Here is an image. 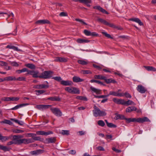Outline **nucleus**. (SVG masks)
Listing matches in <instances>:
<instances>
[{"label": "nucleus", "instance_id": "obj_64", "mask_svg": "<svg viewBox=\"0 0 156 156\" xmlns=\"http://www.w3.org/2000/svg\"><path fill=\"white\" fill-rule=\"evenodd\" d=\"M97 149L100 151H104L105 149L104 148L101 146H99L96 147Z\"/></svg>", "mask_w": 156, "mask_h": 156}, {"label": "nucleus", "instance_id": "obj_24", "mask_svg": "<svg viewBox=\"0 0 156 156\" xmlns=\"http://www.w3.org/2000/svg\"><path fill=\"white\" fill-rule=\"evenodd\" d=\"M43 150L39 149L32 151L31 152V153L32 155H38L43 153Z\"/></svg>", "mask_w": 156, "mask_h": 156}, {"label": "nucleus", "instance_id": "obj_27", "mask_svg": "<svg viewBox=\"0 0 156 156\" xmlns=\"http://www.w3.org/2000/svg\"><path fill=\"white\" fill-rule=\"evenodd\" d=\"M16 78L15 77L9 76L4 78V79H2V80L4 81L16 80Z\"/></svg>", "mask_w": 156, "mask_h": 156}, {"label": "nucleus", "instance_id": "obj_57", "mask_svg": "<svg viewBox=\"0 0 156 156\" xmlns=\"http://www.w3.org/2000/svg\"><path fill=\"white\" fill-rule=\"evenodd\" d=\"M13 132L15 133H20L24 132V131L19 129H16L14 130Z\"/></svg>", "mask_w": 156, "mask_h": 156}, {"label": "nucleus", "instance_id": "obj_62", "mask_svg": "<svg viewBox=\"0 0 156 156\" xmlns=\"http://www.w3.org/2000/svg\"><path fill=\"white\" fill-rule=\"evenodd\" d=\"M11 65L13 66H19V64L15 62H12L11 63Z\"/></svg>", "mask_w": 156, "mask_h": 156}, {"label": "nucleus", "instance_id": "obj_31", "mask_svg": "<svg viewBox=\"0 0 156 156\" xmlns=\"http://www.w3.org/2000/svg\"><path fill=\"white\" fill-rule=\"evenodd\" d=\"M11 149L10 148L6 146H4L0 145V149L3 150L5 151H9Z\"/></svg>", "mask_w": 156, "mask_h": 156}, {"label": "nucleus", "instance_id": "obj_16", "mask_svg": "<svg viewBox=\"0 0 156 156\" xmlns=\"http://www.w3.org/2000/svg\"><path fill=\"white\" fill-rule=\"evenodd\" d=\"M61 84L64 86H69L73 84V82L69 80H63L61 81Z\"/></svg>", "mask_w": 156, "mask_h": 156}, {"label": "nucleus", "instance_id": "obj_63", "mask_svg": "<svg viewBox=\"0 0 156 156\" xmlns=\"http://www.w3.org/2000/svg\"><path fill=\"white\" fill-rule=\"evenodd\" d=\"M20 99L19 97H11V101H17Z\"/></svg>", "mask_w": 156, "mask_h": 156}, {"label": "nucleus", "instance_id": "obj_55", "mask_svg": "<svg viewBox=\"0 0 156 156\" xmlns=\"http://www.w3.org/2000/svg\"><path fill=\"white\" fill-rule=\"evenodd\" d=\"M62 133L63 135H68L69 134V131L67 130H62Z\"/></svg>", "mask_w": 156, "mask_h": 156}, {"label": "nucleus", "instance_id": "obj_10", "mask_svg": "<svg viewBox=\"0 0 156 156\" xmlns=\"http://www.w3.org/2000/svg\"><path fill=\"white\" fill-rule=\"evenodd\" d=\"M53 133L51 131H48V132H45L43 131H39L36 132V134L38 135H42L47 136L50 134H52Z\"/></svg>", "mask_w": 156, "mask_h": 156}, {"label": "nucleus", "instance_id": "obj_46", "mask_svg": "<svg viewBox=\"0 0 156 156\" xmlns=\"http://www.w3.org/2000/svg\"><path fill=\"white\" fill-rule=\"evenodd\" d=\"M27 71V69L26 68H24L21 70H18L16 71V72L19 74L21 73L26 72Z\"/></svg>", "mask_w": 156, "mask_h": 156}, {"label": "nucleus", "instance_id": "obj_41", "mask_svg": "<svg viewBox=\"0 0 156 156\" xmlns=\"http://www.w3.org/2000/svg\"><path fill=\"white\" fill-rule=\"evenodd\" d=\"M98 124L99 126L101 127H103L105 125L104 122L102 120H99L98 122Z\"/></svg>", "mask_w": 156, "mask_h": 156}, {"label": "nucleus", "instance_id": "obj_5", "mask_svg": "<svg viewBox=\"0 0 156 156\" xmlns=\"http://www.w3.org/2000/svg\"><path fill=\"white\" fill-rule=\"evenodd\" d=\"M50 110L52 112L57 116L61 117L62 113L60 109L57 108H51Z\"/></svg>", "mask_w": 156, "mask_h": 156}, {"label": "nucleus", "instance_id": "obj_37", "mask_svg": "<svg viewBox=\"0 0 156 156\" xmlns=\"http://www.w3.org/2000/svg\"><path fill=\"white\" fill-rule=\"evenodd\" d=\"M25 66L30 69H34L35 68V66L32 64L28 63L25 65Z\"/></svg>", "mask_w": 156, "mask_h": 156}, {"label": "nucleus", "instance_id": "obj_12", "mask_svg": "<svg viewBox=\"0 0 156 156\" xmlns=\"http://www.w3.org/2000/svg\"><path fill=\"white\" fill-rule=\"evenodd\" d=\"M51 106L50 105H38L36 106V108L40 110L46 109Z\"/></svg>", "mask_w": 156, "mask_h": 156}, {"label": "nucleus", "instance_id": "obj_6", "mask_svg": "<svg viewBox=\"0 0 156 156\" xmlns=\"http://www.w3.org/2000/svg\"><path fill=\"white\" fill-rule=\"evenodd\" d=\"M97 20L99 22L103 23L106 25L108 26L111 27H115V26L113 24L110 23L103 19L98 18V19Z\"/></svg>", "mask_w": 156, "mask_h": 156}, {"label": "nucleus", "instance_id": "obj_17", "mask_svg": "<svg viewBox=\"0 0 156 156\" xmlns=\"http://www.w3.org/2000/svg\"><path fill=\"white\" fill-rule=\"evenodd\" d=\"M129 21H132L135 22L139 24L140 26H142L143 25V23L142 22L141 20L138 18H134L129 19Z\"/></svg>", "mask_w": 156, "mask_h": 156}, {"label": "nucleus", "instance_id": "obj_15", "mask_svg": "<svg viewBox=\"0 0 156 156\" xmlns=\"http://www.w3.org/2000/svg\"><path fill=\"white\" fill-rule=\"evenodd\" d=\"M113 101L117 104L124 105V99H119L114 98L112 99Z\"/></svg>", "mask_w": 156, "mask_h": 156}, {"label": "nucleus", "instance_id": "obj_54", "mask_svg": "<svg viewBox=\"0 0 156 156\" xmlns=\"http://www.w3.org/2000/svg\"><path fill=\"white\" fill-rule=\"evenodd\" d=\"M124 96H125L126 98H131V95L127 92H126L123 93Z\"/></svg>", "mask_w": 156, "mask_h": 156}, {"label": "nucleus", "instance_id": "obj_33", "mask_svg": "<svg viewBox=\"0 0 156 156\" xmlns=\"http://www.w3.org/2000/svg\"><path fill=\"white\" fill-rule=\"evenodd\" d=\"M11 136H3L0 134V140L2 141H6L10 138H11Z\"/></svg>", "mask_w": 156, "mask_h": 156}, {"label": "nucleus", "instance_id": "obj_45", "mask_svg": "<svg viewBox=\"0 0 156 156\" xmlns=\"http://www.w3.org/2000/svg\"><path fill=\"white\" fill-rule=\"evenodd\" d=\"M94 97L95 98H104L106 97H108L109 96V95H102L101 96H97L96 95H94Z\"/></svg>", "mask_w": 156, "mask_h": 156}, {"label": "nucleus", "instance_id": "obj_32", "mask_svg": "<svg viewBox=\"0 0 156 156\" xmlns=\"http://www.w3.org/2000/svg\"><path fill=\"white\" fill-rule=\"evenodd\" d=\"M46 83L47 84L45 85L44 84H42L39 85V89H41L43 88H47L49 87L48 83V82L46 81Z\"/></svg>", "mask_w": 156, "mask_h": 156}, {"label": "nucleus", "instance_id": "obj_7", "mask_svg": "<svg viewBox=\"0 0 156 156\" xmlns=\"http://www.w3.org/2000/svg\"><path fill=\"white\" fill-rule=\"evenodd\" d=\"M20 144H28L34 142V140L32 138H30L26 139H20Z\"/></svg>", "mask_w": 156, "mask_h": 156}, {"label": "nucleus", "instance_id": "obj_42", "mask_svg": "<svg viewBox=\"0 0 156 156\" xmlns=\"http://www.w3.org/2000/svg\"><path fill=\"white\" fill-rule=\"evenodd\" d=\"M101 33L104 35L106 37L110 38L111 39H113V38L109 34H107L106 32H102Z\"/></svg>", "mask_w": 156, "mask_h": 156}, {"label": "nucleus", "instance_id": "obj_8", "mask_svg": "<svg viewBox=\"0 0 156 156\" xmlns=\"http://www.w3.org/2000/svg\"><path fill=\"white\" fill-rule=\"evenodd\" d=\"M137 90L141 94L144 93L147 90L142 85H138L136 87Z\"/></svg>", "mask_w": 156, "mask_h": 156}, {"label": "nucleus", "instance_id": "obj_18", "mask_svg": "<svg viewBox=\"0 0 156 156\" xmlns=\"http://www.w3.org/2000/svg\"><path fill=\"white\" fill-rule=\"evenodd\" d=\"M56 62H67V59L61 57H56L54 60Z\"/></svg>", "mask_w": 156, "mask_h": 156}, {"label": "nucleus", "instance_id": "obj_43", "mask_svg": "<svg viewBox=\"0 0 156 156\" xmlns=\"http://www.w3.org/2000/svg\"><path fill=\"white\" fill-rule=\"evenodd\" d=\"M38 73L39 72L37 71H34L33 74L32 75L33 77L34 78H39V76H38Z\"/></svg>", "mask_w": 156, "mask_h": 156}, {"label": "nucleus", "instance_id": "obj_51", "mask_svg": "<svg viewBox=\"0 0 156 156\" xmlns=\"http://www.w3.org/2000/svg\"><path fill=\"white\" fill-rule=\"evenodd\" d=\"M107 126L108 127L110 128H116L117 127V126L115 125L112 123H109Z\"/></svg>", "mask_w": 156, "mask_h": 156}, {"label": "nucleus", "instance_id": "obj_20", "mask_svg": "<svg viewBox=\"0 0 156 156\" xmlns=\"http://www.w3.org/2000/svg\"><path fill=\"white\" fill-rule=\"evenodd\" d=\"M36 23L37 24H49L50 22L47 20H38L36 22Z\"/></svg>", "mask_w": 156, "mask_h": 156}, {"label": "nucleus", "instance_id": "obj_29", "mask_svg": "<svg viewBox=\"0 0 156 156\" xmlns=\"http://www.w3.org/2000/svg\"><path fill=\"white\" fill-rule=\"evenodd\" d=\"M124 105H126V106L132 105H135L136 104L133 101L129 100H128L127 101H124Z\"/></svg>", "mask_w": 156, "mask_h": 156}, {"label": "nucleus", "instance_id": "obj_52", "mask_svg": "<svg viewBox=\"0 0 156 156\" xmlns=\"http://www.w3.org/2000/svg\"><path fill=\"white\" fill-rule=\"evenodd\" d=\"M83 33L87 36H90L91 34V32L87 30H84Z\"/></svg>", "mask_w": 156, "mask_h": 156}, {"label": "nucleus", "instance_id": "obj_4", "mask_svg": "<svg viewBox=\"0 0 156 156\" xmlns=\"http://www.w3.org/2000/svg\"><path fill=\"white\" fill-rule=\"evenodd\" d=\"M53 72L51 71H45L42 73L39 78L44 79H49L51 77Z\"/></svg>", "mask_w": 156, "mask_h": 156}, {"label": "nucleus", "instance_id": "obj_1", "mask_svg": "<svg viewBox=\"0 0 156 156\" xmlns=\"http://www.w3.org/2000/svg\"><path fill=\"white\" fill-rule=\"evenodd\" d=\"M125 120L126 122L127 123L134 122L143 123L146 122H150L148 118L146 117H144L142 118H139L137 119L136 118H126Z\"/></svg>", "mask_w": 156, "mask_h": 156}, {"label": "nucleus", "instance_id": "obj_22", "mask_svg": "<svg viewBox=\"0 0 156 156\" xmlns=\"http://www.w3.org/2000/svg\"><path fill=\"white\" fill-rule=\"evenodd\" d=\"M73 82L75 83L82 82L84 81V80L80 78L79 77L77 76H74L73 78Z\"/></svg>", "mask_w": 156, "mask_h": 156}, {"label": "nucleus", "instance_id": "obj_2", "mask_svg": "<svg viewBox=\"0 0 156 156\" xmlns=\"http://www.w3.org/2000/svg\"><path fill=\"white\" fill-rule=\"evenodd\" d=\"M11 138H12V140L9 141L7 143L8 146L11 145L12 144L20 145V139L22 138L23 136L19 135H15L11 136Z\"/></svg>", "mask_w": 156, "mask_h": 156}, {"label": "nucleus", "instance_id": "obj_39", "mask_svg": "<svg viewBox=\"0 0 156 156\" xmlns=\"http://www.w3.org/2000/svg\"><path fill=\"white\" fill-rule=\"evenodd\" d=\"M105 77L101 75H95L94 76V78L95 79H98L104 80Z\"/></svg>", "mask_w": 156, "mask_h": 156}, {"label": "nucleus", "instance_id": "obj_19", "mask_svg": "<svg viewBox=\"0 0 156 156\" xmlns=\"http://www.w3.org/2000/svg\"><path fill=\"white\" fill-rule=\"evenodd\" d=\"M104 80L107 84L111 83H117V82L115 80L112 78L107 79L105 77V78L104 79Z\"/></svg>", "mask_w": 156, "mask_h": 156}, {"label": "nucleus", "instance_id": "obj_3", "mask_svg": "<svg viewBox=\"0 0 156 156\" xmlns=\"http://www.w3.org/2000/svg\"><path fill=\"white\" fill-rule=\"evenodd\" d=\"M94 109L93 110V115L95 117H101L106 116V113L104 111H101L96 105H94Z\"/></svg>", "mask_w": 156, "mask_h": 156}, {"label": "nucleus", "instance_id": "obj_14", "mask_svg": "<svg viewBox=\"0 0 156 156\" xmlns=\"http://www.w3.org/2000/svg\"><path fill=\"white\" fill-rule=\"evenodd\" d=\"M110 95H112L115 96L122 97L124 96L123 93H119L114 91H111L109 92V94H108Z\"/></svg>", "mask_w": 156, "mask_h": 156}, {"label": "nucleus", "instance_id": "obj_49", "mask_svg": "<svg viewBox=\"0 0 156 156\" xmlns=\"http://www.w3.org/2000/svg\"><path fill=\"white\" fill-rule=\"evenodd\" d=\"M33 139L34 140V141H36V140H38V141H41V138L40 137V136H34L33 138Z\"/></svg>", "mask_w": 156, "mask_h": 156}, {"label": "nucleus", "instance_id": "obj_48", "mask_svg": "<svg viewBox=\"0 0 156 156\" xmlns=\"http://www.w3.org/2000/svg\"><path fill=\"white\" fill-rule=\"evenodd\" d=\"M16 80L19 81H26V78L23 77H19L16 78Z\"/></svg>", "mask_w": 156, "mask_h": 156}, {"label": "nucleus", "instance_id": "obj_21", "mask_svg": "<svg viewBox=\"0 0 156 156\" xmlns=\"http://www.w3.org/2000/svg\"><path fill=\"white\" fill-rule=\"evenodd\" d=\"M6 48H9L10 49H12L15 51H20L21 50L19 49L17 47L12 45V44L8 45L6 47Z\"/></svg>", "mask_w": 156, "mask_h": 156}, {"label": "nucleus", "instance_id": "obj_9", "mask_svg": "<svg viewBox=\"0 0 156 156\" xmlns=\"http://www.w3.org/2000/svg\"><path fill=\"white\" fill-rule=\"evenodd\" d=\"M56 141L55 137H51L46 139L45 143L46 144L55 143Z\"/></svg>", "mask_w": 156, "mask_h": 156}, {"label": "nucleus", "instance_id": "obj_23", "mask_svg": "<svg viewBox=\"0 0 156 156\" xmlns=\"http://www.w3.org/2000/svg\"><path fill=\"white\" fill-rule=\"evenodd\" d=\"M29 104L28 103L26 104H22L17 105L14 107L12 108L11 109L12 110H16L19 108H21L23 106H25L27 105H29Z\"/></svg>", "mask_w": 156, "mask_h": 156}, {"label": "nucleus", "instance_id": "obj_60", "mask_svg": "<svg viewBox=\"0 0 156 156\" xmlns=\"http://www.w3.org/2000/svg\"><path fill=\"white\" fill-rule=\"evenodd\" d=\"M67 14L66 12H61L59 14V16H67Z\"/></svg>", "mask_w": 156, "mask_h": 156}, {"label": "nucleus", "instance_id": "obj_58", "mask_svg": "<svg viewBox=\"0 0 156 156\" xmlns=\"http://www.w3.org/2000/svg\"><path fill=\"white\" fill-rule=\"evenodd\" d=\"M8 64L5 62L0 61V65L1 66H6Z\"/></svg>", "mask_w": 156, "mask_h": 156}, {"label": "nucleus", "instance_id": "obj_34", "mask_svg": "<svg viewBox=\"0 0 156 156\" xmlns=\"http://www.w3.org/2000/svg\"><path fill=\"white\" fill-rule=\"evenodd\" d=\"M79 93L80 90L78 88L75 87H72V94H79Z\"/></svg>", "mask_w": 156, "mask_h": 156}, {"label": "nucleus", "instance_id": "obj_25", "mask_svg": "<svg viewBox=\"0 0 156 156\" xmlns=\"http://www.w3.org/2000/svg\"><path fill=\"white\" fill-rule=\"evenodd\" d=\"M47 100H50L52 101H59L61 100L59 97L56 96L49 97L47 99Z\"/></svg>", "mask_w": 156, "mask_h": 156}, {"label": "nucleus", "instance_id": "obj_38", "mask_svg": "<svg viewBox=\"0 0 156 156\" xmlns=\"http://www.w3.org/2000/svg\"><path fill=\"white\" fill-rule=\"evenodd\" d=\"M78 62L82 65H86L88 64V62L84 60H78Z\"/></svg>", "mask_w": 156, "mask_h": 156}, {"label": "nucleus", "instance_id": "obj_28", "mask_svg": "<svg viewBox=\"0 0 156 156\" xmlns=\"http://www.w3.org/2000/svg\"><path fill=\"white\" fill-rule=\"evenodd\" d=\"M144 67L148 71H152L153 72L156 71V69L152 66H144Z\"/></svg>", "mask_w": 156, "mask_h": 156}, {"label": "nucleus", "instance_id": "obj_47", "mask_svg": "<svg viewBox=\"0 0 156 156\" xmlns=\"http://www.w3.org/2000/svg\"><path fill=\"white\" fill-rule=\"evenodd\" d=\"M75 20L76 21L79 22L80 23H82L83 24H84V25H87V23H86L84 21H83V20H82L76 18V19H75Z\"/></svg>", "mask_w": 156, "mask_h": 156}, {"label": "nucleus", "instance_id": "obj_30", "mask_svg": "<svg viewBox=\"0 0 156 156\" xmlns=\"http://www.w3.org/2000/svg\"><path fill=\"white\" fill-rule=\"evenodd\" d=\"M90 89L93 92L96 93L97 94H100L101 90L96 89L92 87H90Z\"/></svg>", "mask_w": 156, "mask_h": 156}, {"label": "nucleus", "instance_id": "obj_50", "mask_svg": "<svg viewBox=\"0 0 156 156\" xmlns=\"http://www.w3.org/2000/svg\"><path fill=\"white\" fill-rule=\"evenodd\" d=\"M1 100L5 101H11V97H4L1 98Z\"/></svg>", "mask_w": 156, "mask_h": 156}, {"label": "nucleus", "instance_id": "obj_59", "mask_svg": "<svg viewBox=\"0 0 156 156\" xmlns=\"http://www.w3.org/2000/svg\"><path fill=\"white\" fill-rule=\"evenodd\" d=\"M27 135L28 136L31 137H32L31 138L33 139L34 136H36L37 134L34 133H28L27 134Z\"/></svg>", "mask_w": 156, "mask_h": 156}, {"label": "nucleus", "instance_id": "obj_36", "mask_svg": "<svg viewBox=\"0 0 156 156\" xmlns=\"http://www.w3.org/2000/svg\"><path fill=\"white\" fill-rule=\"evenodd\" d=\"M11 120L15 122L18 123L20 125H23L24 124V123L22 121H20L17 119H11Z\"/></svg>", "mask_w": 156, "mask_h": 156}, {"label": "nucleus", "instance_id": "obj_53", "mask_svg": "<svg viewBox=\"0 0 156 156\" xmlns=\"http://www.w3.org/2000/svg\"><path fill=\"white\" fill-rule=\"evenodd\" d=\"M72 87H66L65 88V90L69 93L72 94Z\"/></svg>", "mask_w": 156, "mask_h": 156}, {"label": "nucleus", "instance_id": "obj_40", "mask_svg": "<svg viewBox=\"0 0 156 156\" xmlns=\"http://www.w3.org/2000/svg\"><path fill=\"white\" fill-rule=\"evenodd\" d=\"M81 73L83 74H91L92 72L90 70H82Z\"/></svg>", "mask_w": 156, "mask_h": 156}, {"label": "nucleus", "instance_id": "obj_44", "mask_svg": "<svg viewBox=\"0 0 156 156\" xmlns=\"http://www.w3.org/2000/svg\"><path fill=\"white\" fill-rule=\"evenodd\" d=\"M35 92L38 93L37 94H36L37 95H39L45 92V91L43 90H35Z\"/></svg>", "mask_w": 156, "mask_h": 156}, {"label": "nucleus", "instance_id": "obj_61", "mask_svg": "<svg viewBox=\"0 0 156 156\" xmlns=\"http://www.w3.org/2000/svg\"><path fill=\"white\" fill-rule=\"evenodd\" d=\"M112 149L113 151H115V152L117 153H119L121 152V150L116 149L115 147H113L112 148Z\"/></svg>", "mask_w": 156, "mask_h": 156}, {"label": "nucleus", "instance_id": "obj_11", "mask_svg": "<svg viewBox=\"0 0 156 156\" xmlns=\"http://www.w3.org/2000/svg\"><path fill=\"white\" fill-rule=\"evenodd\" d=\"M136 111L137 112L139 113L140 111L136 108L134 106H129L126 109V112H130L133 111Z\"/></svg>", "mask_w": 156, "mask_h": 156}, {"label": "nucleus", "instance_id": "obj_13", "mask_svg": "<svg viewBox=\"0 0 156 156\" xmlns=\"http://www.w3.org/2000/svg\"><path fill=\"white\" fill-rule=\"evenodd\" d=\"M94 9H97L99 10L101 12L105 13L106 14H108L109 13L107 12L105 9L102 8L99 5H97L93 7Z\"/></svg>", "mask_w": 156, "mask_h": 156}, {"label": "nucleus", "instance_id": "obj_56", "mask_svg": "<svg viewBox=\"0 0 156 156\" xmlns=\"http://www.w3.org/2000/svg\"><path fill=\"white\" fill-rule=\"evenodd\" d=\"M52 79L58 81H62V79L60 76H55L52 78Z\"/></svg>", "mask_w": 156, "mask_h": 156}, {"label": "nucleus", "instance_id": "obj_26", "mask_svg": "<svg viewBox=\"0 0 156 156\" xmlns=\"http://www.w3.org/2000/svg\"><path fill=\"white\" fill-rule=\"evenodd\" d=\"M80 2L86 4L88 7H90V5L89 4L91 2V0H80Z\"/></svg>", "mask_w": 156, "mask_h": 156}, {"label": "nucleus", "instance_id": "obj_35", "mask_svg": "<svg viewBox=\"0 0 156 156\" xmlns=\"http://www.w3.org/2000/svg\"><path fill=\"white\" fill-rule=\"evenodd\" d=\"M0 122L8 124L10 125H12L13 124V123L10 120L7 119H4L3 121Z\"/></svg>", "mask_w": 156, "mask_h": 156}]
</instances>
